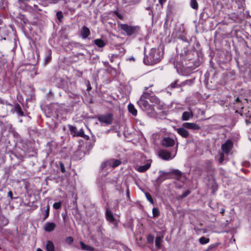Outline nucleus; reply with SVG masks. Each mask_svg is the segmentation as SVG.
I'll return each instance as SVG.
<instances>
[{
  "instance_id": "obj_1",
  "label": "nucleus",
  "mask_w": 251,
  "mask_h": 251,
  "mask_svg": "<svg viewBox=\"0 0 251 251\" xmlns=\"http://www.w3.org/2000/svg\"><path fill=\"white\" fill-rule=\"evenodd\" d=\"M118 28L123 34L132 38H135L140 34L141 27L139 25H132L126 24L118 23Z\"/></svg>"
},
{
  "instance_id": "obj_2",
  "label": "nucleus",
  "mask_w": 251,
  "mask_h": 251,
  "mask_svg": "<svg viewBox=\"0 0 251 251\" xmlns=\"http://www.w3.org/2000/svg\"><path fill=\"white\" fill-rule=\"evenodd\" d=\"M161 60V56L158 50L152 48L148 55L145 56L143 61L146 65H153Z\"/></svg>"
},
{
  "instance_id": "obj_3",
  "label": "nucleus",
  "mask_w": 251,
  "mask_h": 251,
  "mask_svg": "<svg viewBox=\"0 0 251 251\" xmlns=\"http://www.w3.org/2000/svg\"><path fill=\"white\" fill-rule=\"evenodd\" d=\"M98 119L100 123L105 124L107 125H111L113 122V115L111 113L100 115L98 116Z\"/></svg>"
},
{
  "instance_id": "obj_4",
  "label": "nucleus",
  "mask_w": 251,
  "mask_h": 251,
  "mask_svg": "<svg viewBox=\"0 0 251 251\" xmlns=\"http://www.w3.org/2000/svg\"><path fill=\"white\" fill-rule=\"evenodd\" d=\"M137 104L143 111L149 110L152 108L151 105L149 103L147 100L141 97L137 101Z\"/></svg>"
},
{
  "instance_id": "obj_5",
  "label": "nucleus",
  "mask_w": 251,
  "mask_h": 251,
  "mask_svg": "<svg viewBox=\"0 0 251 251\" xmlns=\"http://www.w3.org/2000/svg\"><path fill=\"white\" fill-rule=\"evenodd\" d=\"M166 172H163L162 171H160L159 172L160 175L155 180L156 185H157L158 186H159L161 183L163 181H164L165 179L172 178V177L169 176V175H166L164 174Z\"/></svg>"
},
{
  "instance_id": "obj_6",
  "label": "nucleus",
  "mask_w": 251,
  "mask_h": 251,
  "mask_svg": "<svg viewBox=\"0 0 251 251\" xmlns=\"http://www.w3.org/2000/svg\"><path fill=\"white\" fill-rule=\"evenodd\" d=\"M68 127L69 130L71 133L73 134V136H77V137H84V132L83 129H80L79 131L76 130V128L75 126H73L72 125H68Z\"/></svg>"
},
{
  "instance_id": "obj_7",
  "label": "nucleus",
  "mask_w": 251,
  "mask_h": 251,
  "mask_svg": "<svg viewBox=\"0 0 251 251\" xmlns=\"http://www.w3.org/2000/svg\"><path fill=\"white\" fill-rule=\"evenodd\" d=\"M164 174L166 175H169V176H171V175H173L175 176L174 178L177 180H179L181 177H185V175L184 173L177 169H174L170 172H168Z\"/></svg>"
},
{
  "instance_id": "obj_8",
  "label": "nucleus",
  "mask_w": 251,
  "mask_h": 251,
  "mask_svg": "<svg viewBox=\"0 0 251 251\" xmlns=\"http://www.w3.org/2000/svg\"><path fill=\"white\" fill-rule=\"evenodd\" d=\"M161 145L164 147H173L175 145V141L170 137H164L161 142Z\"/></svg>"
},
{
  "instance_id": "obj_9",
  "label": "nucleus",
  "mask_w": 251,
  "mask_h": 251,
  "mask_svg": "<svg viewBox=\"0 0 251 251\" xmlns=\"http://www.w3.org/2000/svg\"><path fill=\"white\" fill-rule=\"evenodd\" d=\"M150 102L153 103V106H156L159 110H162L163 108V105L161 103L160 100L155 96H153L150 100Z\"/></svg>"
},
{
  "instance_id": "obj_10",
  "label": "nucleus",
  "mask_w": 251,
  "mask_h": 251,
  "mask_svg": "<svg viewBox=\"0 0 251 251\" xmlns=\"http://www.w3.org/2000/svg\"><path fill=\"white\" fill-rule=\"evenodd\" d=\"M232 142L228 140L222 145V150L226 153H228L232 147Z\"/></svg>"
},
{
  "instance_id": "obj_11",
  "label": "nucleus",
  "mask_w": 251,
  "mask_h": 251,
  "mask_svg": "<svg viewBox=\"0 0 251 251\" xmlns=\"http://www.w3.org/2000/svg\"><path fill=\"white\" fill-rule=\"evenodd\" d=\"M183 126L187 129L193 130H199L200 126L196 123H184L182 125Z\"/></svg>"
},
{
  "instance_id": "obj_12",
  "label": "nucleus",
  "mask_w": 251,
  "mask_h": 251,
  "mask_svg": "<svg viewBox=\"0 0 251 251\" xmlns=\"http://www.w3.org/2000/svg\"><path fill=\"white\" fill-rule=\"evenodd\" d=\"M56 226V224L54 223L47 222L44 225V229L45 231L50 232L54 230Z\"/></svg>"
},
{
  "instance_id": "obj_13",
  "label": "nucleus",
  "mask_w": 251,
  "mask_h": 251,
  "mask_svg": "<svg viewBox=\"0 0 251 251\" xmlns=\"http://www.w3.org/2000/svg\"><path fill=\"white\" fill-rule=\"evenodd\" d=\"M91 33L90 29L86 26H83L80 31V35L83 39L88 38Z\"/></svg>"
},
{
  "instance_id": "obj_14",
  "label": "nucleus",
  "mask_w": 251,
  "mask_h": 251,
  "mask_svg": "<svg viewBox=\"0 0 251 251\" xmlns=\"http://www.w3.org/2000/svg\"><path fill=\"white\" fill-rule=\"evenodd\" d=\"M159 156L164 160H169L171 158V153L165 150H160L159 152Z\"/></svg>"
},
{
  "instance_id": "obj_15",
  "label": "nucleus",
  "mask_w": 251,
  "mask_h": 251,
  "mask_svg": "<svg viewBox=\"0 0 251 251\" xmlns=\"http://www.w3.org/2000/svg\"><path fill=\"white\" fill-rule=\"evenodd\" d=\"M105 218L106 219L110 222H113L115 221L113 214L108 208H107L106 209Z\"/></svg>"
},
{
  "instance_id": "obj_16",
  "label": "nucleus",
  "mask_w": 251,
  "mask_h": 251,
  "mask_svg": "<svg viewBox=\"0 0 251 251\" xmlns=\"http://www.w3.org/2000/svg\"><path fill=\"white\" fill-rule=\"evenodd\" d=\"M185 127H180L176 129L177 133L183 138H187L189 136L188 131L184 128Z\"/></svg>"
},
{
  "instance_id": "obj_17",
  "label": "nucleus",
  "mask_w": 251,
  "mask_h": 251,
  "mask_svg": "<svg viewBox=\"0 0 251 251\" xmlns=\"http://www.w3.org/2000/svg\"><path fill=\"white\" fill-rule=\"evenodd\" d=\"M193 116V113L192 111H185L182 113L181 120L182 121H187L189 119L192 118Z\"/></svg>"
},
{
  "instance_id": "obj_18",
  "label": "nucleus",
  "mask_w": 251,
  "mask_h": 251,
  "mask_svg": "<svg viewBox=\"0 0 251 251\" xmlns=\"http://www.w3.org/2000/svg\"><path fill=\"white\" fill-rule=\"evenodd\" d=\"M41 210L42 211V214L43 216L42 221H45L49 217V214H50V206L49 204H48L46 209L43 210V208L41 209Z\"/></svg>"
},
{
  "instance_id": "obj_19",
  "label": "nucleus",
  "mask_w": 251,
  "mask_h": 251,
  "mask_svg": "<svg viewBox=\"0 0 251 251\" xmlns=\"http://www.w3.org/2000/svg\"><path fill=\"white\" fill-rule=\"evenodd\" d=\"M14 110L19 116H24V113L22 110L20 105L18 103H16L14 106Z\"/></svg>"
},
{
  "instance_id": "obj_20",
  "label": "nucleus",
  "mask_w": 251,
  "mask_h": 251,
  "mask_svg": "<svg viewBox=\"0 0 251 251\" xmlns=\"http://www.w3.org/2000/svg\"><path fill=\"white\" fill-rule=\"evenodd\" d=\"M46 250L47 251H54V245L51 241H47L46 245Z\"/></svg>"
},
{
  "instance_id": "obj_21",
  "label": "nucleus",
  "mask_w": 251,
  "mask_h": 251,
  "mask_svg": "<svg viewBox=\"0 0 251 251\" xmlns=\"http://www.w3.org/2000/svg\"><path fill=\"white\" fill-rule=\"evenodd\" d=\"M150 167L151 164L147 163L144 165L139 166L137 169V171L139 172L143 173L148 170L150 168Z\"/></svg>"
},
{
  "instance_id": "obj_22",
  "label": "nucleus",
  "mask_w": 251,
  "mask_h": 251,
  "mask_svg": "<svg viewBox=\"0 0 251 251\" xmlns=\"http://www.w3.org/2000/svg\"><path fill=\"white\" fill-rule=\"evenodd\" d=\"M93 42L99 48H103L106 45V43L101 39H95Z\"/></svg>"
},
{
  "instance_id": "obj_23",
  "label": "nucleus",
  "mask_w": 251,
  "mask_h": 251,
  "mask_svg": "<svg viewBox=\"0 0 251 251\" xmlns=\"http://www.w3.org/2000/svg\"><path fill=\"white\" fill-rule=\"evenodd\" d=\"M80 245L81 246L82 249L83 250L88 251H94V248H93L91 246L86 245L82 241L80 242Z\"/></svg>"
},
{
  "instance_id": "obj_24",
  "label": "nucleus",
  "mask_w": 251,
  "mask_h": 251,
  "mask_svg": "<svg viewBox=\"0 0 251 251\" xmlns=\"http://www.w3.org/2000/svg\"><path fill=\"white\" fill-rule=\"evenodd\" d=\"M128 109L129 112L133 116H136L137 114V110L135 108L134 106L132 104H129L128 105Z\"/></svg>"
},
{
  "instance_id": "obj_25",
  "label": "nucleus",
  "mask_w": 251,
  "mask_h": 251,
  "mask_svg": "<svg viewBox=\"0 0 251 251\" xmlns=\"http://www.w3.org/2000/svg\"><path fill=\"white\" fill-rule=\"evenodd\" d=\"M51 59V51L49 50L47 51V55L45 58V64H47L49 63Z\"/></svg>"
},
{
  "instance_id": "obj_26",
  "label": "nucleus",
  "mask_w": 251,
  "mask_h": 251,
  "mask_svg": "<svg viewBox=\"0 0 251 251\" xmlns=\"http://www.w3.org/2000/svg\"><path fill=\"white\" fill-rule=\"evenodd\" d=\"M152 92H145L141 96V98H144L145 100L147 99H151V98L152 97L153 95Z\"/></svg>"
},
{
  "instance_id": "obj_27",
  "label": "nucleus",
  "mask_w": 251,
  "mask_h": 251,
  "mask_svg": "<svg viewBox=\"0 0 251 251\" xmlns=\"http://www.w3.org/2000/svg\"><path fill=\"white\" fill-rule=\"evenodd\" d=\"M163 237L157 236L155 240V246L157 248L159 249L161 246V243L162 241Z\"/></svg>"
},
{
  "instance_id": "obj_28",
  "label": "nucleus",
  "mask_w": 251,
  "mask_h": 251,
  "mask_svg": "<svg viewBox=\"0 0 251 251\" xmlns=\"http://www.w3.org/2000/svg\"><path fill=\"white\" fill-rule=\"evenodd\" d=\"M112 161L107 160V161H105L102 163L101 164L100 169L101 170H103L104 169L106 168L108 166H111Z\"/></svg>"
},
{
  "instance_id": "obj_29",
  "label": "nucleus",
  "mask_w": 251,
  "mask_h": 251,
  "mask_svg": "<svg viewBox=\"0 0 251 251\" xmlns=\"http://www.w3.org/2000/svg\"><path fill=\"white\" fill-rule=\"evenodd\" d=\"M109 161H112L111 166L113 168L118 166L119 165H120L121 164V161L118 159H116V160L110 159V160H109Z\"/></svg>"
},
{
  "instance_id": "obj_30",
  "label": "nucleus",
  "mask_w": 251,
  "mask_h": 251,
  "mask_svg": "<svg viewBox=\"0 0 251 251\" xmlns=\"http://www.w3.org/2000/svg\"><path fill=\"white\" fill-rule=\"evenodd\" d=\"M207 163V167L206 171L208 173H210L211 172H214L215 171L214 169L212 167V163L210 161H208L206 162Z\"/></svg>"
},
{
  "instance_id": "obj_31",
  "label": "nucleus",
  "mask_w": 251,
  "mask_h": 251,
  "mask_svg": "<svg viewBox=\"0 0 251 251\" xmlns=\"http://www.w3.org/2000/svg\"><path fill=\"white\" fill-rule=\"evenodd\" d=\"M190 6L195 10H197L198 9V3L196 0H191Z\"/></svg>"
},
{
  "instance_id": "obj_32",
  "label": "nucleus",
  "mask_w": 251,
  "mask_h": 251,
  "mask_svg": "<svg viewBox=\"0 0 251 251\" xmlns=\"http://www.w3.org/2000/svg\"><path fill=\"white\" fill-rule=\"evenodd\" d=\"M200 17L201 20L205 21L209 17V16L208 13L203 10L200 14Z\"/></svg>"
},
{
  "instance_id": "obj_33",
  "label": "nucleus",
  "mask_w": 251,
  "mask_h": 251,
  "mask_svg": "<svg viewBox=\"0 0 251 251\" xmlns=\"http://www.w3.org/2000/svg\"><path fill=\"white\" fill-rule=\"evenodd\" d=\"M42 6L41 4H34L32 7V9L35 12L41 11H42Z\"/></svg>"
},
{
  "instance_id": "obj_34",
  "label": "nucleus",
  "mask_w": 251,
  "mask_h": 251,
  "mask_svg": "<svg viewBox=\"0 0 251 251\" xmlns=\"http://www.w3.org/2000/svg\"><path fill=\"white\" fill-rule=\"evenodd\" d=\"M199 242L201 244H205L209 242V239L203 236L199 239Z\"/></svg>"
},
{
  "instance_id": "obj_35",
  "label": "nucleus",
  "mask_w": 251,
  "mask_h": 251,
  "mask_svg": "<svg viewBox=\"0 0 251 251\" xmlns=\"http://www.w3.org/2000/svg\"><path fill=\"white\" fill-rule=\"evenodd\" d=\"M152 215L153 217H157L160 215V212L158 208L154 207L152 209Z\"/></svg>"
},
{
  "instance_id": "obj_36",
  "label": "nucleus",
  "mask_w": 251,
  "mask_h": 251,
  "mask_svg": "<svg viewBox=\"0 0 251 251\" xmlns=\"http://www.w3.org/2000/svg\"><path fill=\"white\" fill-rule=\"evenodd\" d=\"M145 196H146V197L148 201H149L152 204H154L153 200L152 198L151 197V195L150 194H149L148 193H146Z\"/></svg>"
},
{
  "instance_id": "obj_37",
  "label": "nucleus",
  "mask_w": 251,
  "mask_h": 251,
  "mask_svg": "<svg viewBox=\"0 0 251 251\" xmlns=\"http://www.w3.org/2000/svg\"><path fill=\"white\" fill-rule=\"evenodd\" d=\"M178 80H175L174 82H172L169 86V88L171 89H174L175 88H177L178 87V85L177 84Z\"/></svg>"
},
{
  "instance_id": "obj_38",
  "label": "nucleus",
  "mask_w": 251,
  "mask_h": 251,
  "mask_svg": "<svg viewBox=\"0 0 251 251\" xmlns=\"http://www.w3.org/2000/svg\"><path fill=\"white\" fill-rule=\"evenodd\" d=\"M65 241L68 244L71 245L74 242V239L71 236L67 237L66 238Z\"/></svg>"
},
{
  "instance_id": "obj_39",
  "label": "nucleus",
  "mask_w": 251,
  "mask_h": 251,
  "mask_svg": "<svg viewBox=\"0 0 251 251\" xmlns=\"http://www.w3.org/2000/svg\"><path fill=\"white\" fill-rule=\"evenodd\" d=\"M56 16L57 19L59 21H61L62 19L63 18V15L62 12L60 11L57 12V13L56 14Z\"/></svg>"
},
{
  "instance_id": "obj_40",
  "label": "nucleus",
  "mask_w": 251,
  "mask_h": 251,
  "mask_svg": "<svg viewBox=\"0 0 251 251\" xmlns=\"http://www.w3.org/2000/svg\"><path fill=\"white\" fill-rule=\"evenodd\" d=\"M62 203L61 201L55 202L53 204V207L55 209H58L61 207Z\"/></svg>"
},
{
  "instance_id": "obj_41",
  "label": "nucleus",
  "mask_w": 251,
  "mask_h": 251,
  "mask_svg": "<svg viewBox=\"0 0 251 251\" xmlns=\"http://www.w3.org/2000/svg\"><path fill=\"white\" fill-rule=\"evenodd\" d=\"M147 241L150 244L153 243L154 241V236L151 234L149 235L147 237Z\"/></svg>"
},
{
  "instance_id": "obj_42",
  "label": "nucleus",
  "mask_w": 251,
  "mask_h": 251,
  "mask_svg": "<svg viewBox=\"0 0 251 251\" xmlns=\"http://www.w3.org/2000/svg\"><path fill=\"white\" fill-rule=\"evenodd\" d=\"M190 193V191L189 190H186L184 192H183L181 196H180V198L184 199Z\"/></svg>"
},
{
  "instance_id": "obj_43",
  "label": "nucleus",
  "mask_w": 251,
  "mask_h": 251,
  "mask_svg": "<svg viewBox=\"0 0 251 251\" xmlns=\"http://www.w3.org/2000/svg\"><path fill=\"white\" fill-rule=\"evenodd\" d=\"M113 13H114V14H115V15H116V16H117V17H118L120 20H124V16H123L122 14H121V13H119V12H118L117 11H116V10L114 11H113Z\"/></svg>"
},
{
  "instance_id": "obj_44",
  "label": "nucleus",
  "mask_w": 251,
  "mask_h": 251,
  "mask_svg": "<svg viewBox=\"0 0 251 251\" xmlns=\"http://www.w3.org/2000/svg\"><path fill=\"white\" fill-rule=\"evenodd\" d=\"M59 164L60 165V170H61V172L62 173H65L66 172V170H65V166H64V164L61 161H60L59 162Z\"/></svg>"
},
{
  "instance_id": "obj_45",
  "label": "nucleus",
  "mask_w": 251,
  "mask_h": 251,
  "mask_svg": "<svg viewBox=\"0 0 251 251\" xmlns=\"http://www.w3.org/2000/svg\"><path fill=\"white\" fill-rule=\"evenodd\" d=\"M119 56L118 54H112L111 56H109L110 60L111 62H113L114 60V59L117 58Z\"/></svg>"
},
{
  "instance_id": "obj_46",
  "label": "nucleus",
  "mask_w": 251,
  "mask_h": 251,
  "mask_svg": "<svg viewBox=\"0 0 251 251\" xmlns=\"http://www.w3.org/2000/svg\"><path fill=\"white\" fill-rule=\"evenodd\" d=\"M13 194L11 191H9L8 193V196L10 198L11 200H13L14 198L12 197Z\"/></svg>"
},
{
  "instance_id": "obj_47",
  "label": "nucleus",
  "mask_w": 251,
  "mask_h": 251,
  "mask_svg": "<svg viewBox=\"0 0 251 251\" xmlns=\"http://www.w3.org/2000/svg\"><path fill=\"white\" fill-rule=\"evenodd\" d=\"M126 194L128 199L129 200H130V196H129L130 193H129V190L128 188L126 190Z\"/></svg>"
},
{
  "instance_id": "obj_48",
  "label": "nucleus",
  "mask_w": 251,
  "mask_h": 251,
  "mask_svg": "<svg viewBox=\"0 0 251 251\" xmlns=\"http://www.w3.org/2000/svg\"><path fill=\"white\" fill-rule=\"evenodd\" d=\"M158 1L160 5H162L166 2V0H158Z\"/></svg>"
},
{
  "instance_id": "obj_49",
  "label": "nucleus",
  "mask_w": 251,
  "mask_h": 251,
  "mask_svg": "<svg viewBox=\"0 0 251 251\" xmlns=\"http://www.w3.org/2000/svg\"><path fill=\"white\" fill-rule=\"evenodd\" d=\"M225 209H224V208H222V209H221L220 213H221L222 214H224V213H225Z\"/></svg>"
},
{
  "instance_id": "obj_50",
  "label": "nucleus",
  "mask_w": 251,
  "mask_h": 251,
  "mask_svg": "<svg viewBox=\"0 0 251 251\" xmlns=\"http://www.w3.org/2000/svg\"><path fill=\"white\" fill-rule=\"evenodd\" d=\"M235 101L237 102H240L241 101L239 99V98H237L235 100Z\"/></svg>"
},
{
  "instance_id": "obj_51",
  "label": "nucleus",
  "mask_w": 251,
  "mask_h": 251,
  "mask_svg": "<svg viewBox=\"0 0 251 251\" xmlns=\"http://www.w3.org/2000/svg\"><path fill=\"white\" fill-rule=\"evenodd\" d=\"M152 86H153V85H150V86H149V87H146L145 88V90H146H146H147L149 87H152Z\"/></svg>"
},
{
  "instance_id": "obj_52",
  "label": "nucleus",
  "mask_w": 251,
  "mask_h": 251,
  "mask_svg": "<svg viewBox=\"0 0 251 251\" xmlns=\"http://www.w3.org/2000/svg\"><path fill=\"white\" fill-rule=\"evenodd\" d=\"M223 160H224L223 158L221 156L220 159V162L221 163H222L223 161Z\"/></svg>"
},
{
  "instance_id": "obj_53",
  "label": "nucleus",
  "mask_w": 251,
  "mask_h": 251,
  "mask_svg": "<svg viewBox=\"0 0 251 251\" xmlns=\"http://www.w3.org/2000/svg\"><path fill=\"white\" fill-rule=\"evenodd\" d=\"M246 123L247 125H248L251 122L248 120H246Z\"/></svg>"
},
{
  "instance_id": "obj_54",
  "label": "nucleus",
  "mask_w": 251,
  "mask_h": 251,
  "mask_svg": "<svg viewBox=\"0 0 251 251\" xmlns=\"http://www.w3.org/2000/svg\"><path fill=\"white\" fill-rule=\"evenodd\" d=\"M36 251H43L42 249H41L40 248H38L37 249Z\"/></svg>"
},
{
  "instance_id": "obj_55",
  "label": "nucleus",
  "mask_w": 251,
  "mask_h": 251,
  "mask_svg": "<svg viewBox=\"0 0 251 251\" xmlns=\"http://www.w3.org/2000/svg\"><path fill=\"white\" fill-rule=\"evenodd\" d=\"M47 95H52V93H51V91H50V92L48 93V94H47Z\"/></svg>"
},
{
  "instance_id": "obj_56",
  "label": "nucleus",
  "mask_w": 251,
  "mask_h": 251,
  "mask_svg": "<svg viewBox=\"0 0 251 251\" xmlns=\"http://www.w3.org/2000/svg\"><path fill=\"white\" fill-rule=\"evenodd\" d=\"M25 205H26V206H30V203H27V204H25Z\"/></svg>"
},
{
  "instance_id": "obj_57",
  "label": "nucleus",
  "mask_w": 251,
  "mask_h": 251,
  "mask_svg": "<svg viewBox=\"0 0 251 251\" xmlns=\"http://www.w3.org/2000/svg\"><path fill=\"white\" fill-rule=\"evenodd\" d=\"M130 60H134V58L133 57H132L131 58H130Z\"/></svg>"
},
{
  "instance_id": "obj_58",
  "label": "nucleus",
  "mask_w": 251,
  "mask_h": 251,
  "mask_svg": "<svg viewBox=\"0 0 251 251\" xmlns=\"http://www.w3.org/2000/svg\"><path fill=\"white\" fill-rule=\"evenodd\" d=\"M80 153L79 151H77L75 153V155H76L77 153Z\"/></svg>"
},
{
  "instance_id": "obj_59",
  "label": "nucleus",
  "mask_w": 251,
  "mask_h": 251,
  "mask_svg": "<svg viewBox=\"0 0 251 251\" xmlns=\"http://www.w3.org/2000/svg\"><path fill=\"white\" fill-rule=\"evenodd\" d=\"M146 9H147V10H150V7H147V8H146Z\"/></svg>"
},
{
  "instance_id": "obj_60",
  "label": "nucleus",
  "mask_w": 251,
  "mask_h": 251,
  "mask_svg": "<svg viewBox=\"0 0 251 251\" xmlns=\"http://www.w3.org/2000/svg\"><path fill=\"white\" fill-rule=\"evenodd\" d=\"M62 217H63V219H65V215L64 216L63 215H62Z\"/></svg>"
}]
</instances>
